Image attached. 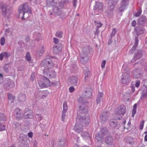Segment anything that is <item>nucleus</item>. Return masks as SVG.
I'll list each match as a JSON object with an SVG mask.
<instances>
[{
  "instance_id": "36",
  "label": "nucleus",
  "mask_w": 147,
  "mask_h": 147,
  "mask_svg": "<svg viewBox=\"0 0 147 147\" xmlns=\"http://www.w3.org/2000/svg\"><path fill=\"white\" fill-rule=\"evenodd\" d=\"M113 9H111V7L110 6L107 9H106L105 11V13L107 16H111L112 13V10Z\"/></svg>"
},
{
  "instance_id": "57",
  "label": "nucleus",
  "mask_w": 147,
  "mask_h": 147,
  "mask_svg": "<svg viewBox=\"0 0 147 147\" xmlns=\"http://www.w3.org/2000/svg\"><path fill=\"white\" fill-rule=\"evenodd\" d=\"M5 125L1 124L0 123V131H2L5 130Z\"/></svg>"
},
{
  "instance_id": "41",
  "label": "nucleus",
  "mask_w": 147,
  "mask_h": 147,
  "mask_svg": "<svg viewBox=\"0 0 147 147\" xmlns=\"http://www.w3.org/2000/svg\"><path fill=\"white\" fill-rule=\"evenodd\" d=\"M94 22L97 28H99L102 26V24L99 21H94Z\"/></svg>"
},
{
  "instance_id": "29",
  "label": "nucleus",
  "mask_w": 147,
  "mask_h": 147,
  "mask_svg": "<svg viewBox=\"0 0 147 147\" xmlns=\"http://www.w3.org/2000/svg\"><path fill=\"white\" fill-rule=\"evenodd\" d=\"M117 122L116 120L111 119L110 120L109 124L110 127L113 129H115L117 126Z\"/></svg>"
},
{
  "instance_id": "43",
  "label": "nucleus",
  "mask_w": 147,
  "mask_h": 147,
  "mask_svg": "<svg viewBox=\"0 0 147 147\" xmlns=\"http://www.w3.org/2000/svg\"><path fill=\"white\" fill-rule=\"evenodd\" d=\"M67 106L66 101L64 102L63 105V111L67 112Z\"/></svg>"
},
{
  "instance_id": "48",
  "label": "nucleus",
  "mask_w": 147,
  "mask_h": 147,
  "mask_svg": "<svg viewBox=\"0 0 147 147\" xmlns=\"http://www.w3.org/2000/svg\"><path fill=\"white\" fill-rule=\"evenodd\" d=\"M9 65L8 64H5L3 66V69L6 72H8V68Z\"/></svg>"
},
{
  "instance_id": "47",
  "label": "nucleus",
  "mask_w": 147,
  "mask_h": 147,
  "mask_svg": "<svg viewBox=\"0 0 147 147\" xmlns=\"http://www.w3.org/2000/svg\"><path fill=\"white\" fill-rule=\"evenodd\" d=\"M56 36L59 38H61L62 37V32L61 31L57 32L55 34Z\"/></svg>"
},
{
  "instance_id": "23",
  "label": "nucleus",
  "mask_w": 147,
  "mask_h": 147,
  "mask_svg": "<svg viewBox=\"0 0 147 147\" xmlns=\"http://www.w3.org/2000/svg\"><path fill=\"white\" fill-rule=\"evenodd\" d=\"M70 81L71 83L75 86H76L78 84L79 79L78 76H72L70 78Z\"/></svg>"
},
{
  "instance_id": "21",
  "label": "nucleus",
  "mask_w": 147,
  "mask_h": 147,
  "mask_svg": "<svg viewBox=\"0 0 147 147\" xmlns=\"http://www.w3.org/2000/svg\"><path fill=\"white\" fill-rule=\"evenodd\" d=\"M70 1L68 0H61L59 2V6L61 9L65 8L67 5L69 4Z\"/></svg>"
},
{
  "instance_id": "54",
  "label": "nucleus",
  "mask_w": 147,
  "mask_h": 147,
  "mask_svg": "<svg viewBox=\"0 0 147 147\" xmlns=\"http://www.w3.org/2000/svg\"><path fill=\"white\" fill-rule=\"evenodd\" d=\"M136 47L134 46L130 50L129 52V53L131 54L133 53H134V51L136 49Z\"/></svg>"
},
{
  "instance_id": "37",
  "label": "nucleus",
  "mask_w": 147,
  "mask_h": 147,
  "mask_svg": "<svg viewBox=\"0 0 147 147\" xmlns=\"http://www.w3.org/2000/svg\"><path fill=\"white\" fill-rule=\"evenodd\" d=\"M18 99L20 102H24L26 100V96L24 94H20L19 97Z\"/></svg>"
},
{
  "instance_id": "17",
  "label": "nucleus",
  "mask_w": 147,
  "mask_h": 147,
  "mask_svg": "<svg viewBox=\"0 0 147 147\" xmlns=\"http://www.w3.org/2000/svg\"><path fill=\"white\" fill-rule=\"evenodd\" d=\"M100 118L102 123H104L107 121L109 118V115L107 112H104L100 115Z\"/></svg>"
},
{
  "instance_id": "49",
  "label": "nucleus",
  "mask_w": 147,
  "mask_h": 147,
  "mask_svg": "<svg viewBox=\"0 0 147 147\" xmlns=\"http://www.w3.org/2000/svg\"><path fill=\"white\" fill-rule=\"evenodd\" d=\"M35 73L34 72H33L31 74L30 78V80L33 82L35 78Z\"/></svg>"
},
{
  "instance_id": "26",
  "label": "nucleus",
  "mask_w": 147,
  "mask_h": 147,
  "mask_svg": "<svg viewBox=\"0 0 147 147\" xmlns=\"http://www.w3.org/2000/svg\"><path fill=\"white\" fill-rule=\"evenodd\" d=\"M113 142V139L111 136L107 137L105 139V142L107 145L112 144Z\"/></svg>"
},
{
  "instance_id": "2",
  "label": "nucleus",
  "mask_w": 147,
  "mask_h": 147,
  "mask_svg": "<svg viewBox=\"0 0 147 147\" xmlns=\"http://www.w3.org/2000/svg\"><path fill=\"white\" fill-rule=\"evenodd\" d=\"M54 60V58L47 56L42 61L41 66L44 67L45 69L51 68L54 65V63H53Z\"/></svg>"
},
{
  "instance_id": "34",
  "label": "nucleus",
  "mask_w": 147,
  "mask_h": 147,
  "mask_svg": "<svg viewBox=\"0 0 147 147\" xmlns=\"http://www.w3.org/2000/svg\"><path fill=\"white\" fill-rule=\"evenodd\" d=\"M27 138V136L23 134L20 135L19 139V142L20 143H23L24 142L25 139Z\"/></svg>"
},
{
  "instance_id": "11",
  "label": "nucleus",
  "mask_w": 147,
  "mask_h": 147,
  "mask_svg": "<svg viewBox=\"0 0 147 147\" xmlns=\"http://www.w3.org/2000/svg\"><path fill=\"white\" fill-rule=\"evenodd\" d=\"M121 78V83L124 84H127L131 81L129 75L127 73L123 75Z\"/></svg>"
},
{
  "instance_id": "32",
  "label": "nucleus",
  "mask_w": 147,
  "mask_h": 147,
  "mask_svg": "<svg viewBox=\"0 0 147 147\" xmlns=\"http://www.w3.org/2000/svg\"><path fill=\"white\" fill-rule=\"evenodd\" d=\"M133 76L135 78H138L140 77V74L139 73V70L138 69L134 70L133 72Z\"/></svg>"
},
{
  "instance_id": "62",
  "label": "nucleus",
  "mask_w": 147,
  "mask_h": 147,
  "mask_svg": "<svg viewBox=\"0 0 147 147\" xmlns=\"http://www.w3.org/2000/svg\"><path fill=\"white\" fill-rule=\"evenodd\" d=\"M58 83V82H52L51 81V82H50V84H51V86H57V85Z\"/></svg>"
},
{
  "instance_id": "33",
  "label": "nucleus",
  "mask_w": 147,
  "mask_h": 147,
  "mask_svg": "<svg viewBox=\"0 0 147 147\" xmlns=\"http://www.w3.org/2000/svg\"><path fill=\"white\" fill-rule=\"evenodd\" d=\"M103 95V94L102 93H100L99 91H98V93L96 100V103L97 104L99 103L100 101L102 100V96Z\"/></svg>"
},
{
  "instance_id": "64",
  "label": "nucleus",
  "mask_w": 147,
  "mask_h": 147,
  "mask_svg": "<svg viewBox=\"0 0 147 147\" xmlns=\"http://www.w3.org/2000/svg\"><path fill=\"white\" fill-rule=\"evenodd\" d=\"M106 61L105 60H103L101 63V67L103 68H104L106 63Z\"/></svg>"
},
{
  "instance_id": "3",
  "label": "nucleus",
  "mask_w": 147,
  "mask_h": 147,
  "mask_svg": "<svg viewBox=\"0 0 147 147\" xmlns=\"http://www.w3.org/2000/svg\"><path fill=\"white\" fill-rule=\"evenodd\" d=\"M109 134L108 129L105 127H102L100 128V131L99 133L96 135L95 138L97 141L100 143L103 142L104 136Z\"/></svg>"
},
{
  "instance_id": "31",
  "label": "nucleus",
  "mask_w": 147,
  "mask_h": 147,
  "mask_svg": "<svg viewBox=\"0 0 147 147\" xmlns=\"http://www.w3.org/2000/svg\"><path fill=\"white\" fill-rule=\"evenodd\" d=\"M118 2L117 0H109L108 3L109 6L111 7V9H113L115 5Z\"/></svg>"
},
{
  "instance_id": "58",
  "label": "nucleus",
  "mask_w": 147,
  "mask_h": 147,
  "mask_svg": "<svg viewBox=\"0 0 147 147\" xmlns=\"http://www.w3.org/2000/svg\"><path fill=\"white\" fill-rule=\"evenodd\" d=\"M144 123V121H142L141 122L140 126V129L142 130L143 129Z\"/></svg>"
},
{
  "instance_id": "42",
  "label": "nucleus",
  "mask_w": 147,
  "mask_h": 147,
  "mask_svg": "<svg viewBox=\"0 0 147 147\" xmlns=\"http://www.w3.org/2000/svg\"><path fill=\"white\" fill-rule=\"evenodd\" d=\"M147 96V92L146 89H144L142 91V98H146Z\"/></svg>"
},
{
  "instance_id": "6",
  "label": "nucleus",
  "mask_w": 147,
  "mask_h": 147,
  "mask_svg": "<svg viewBox=\"0 0 147 147\" xmlns=\"http://www.w3.org/2000/svg\"><path fill=\"white\" fill-rule=\"evenodd\" d=\"M50 82V80L45 76H44L42 80L39 81L38 83L41 88H44L51 86Z\"/></svg>"
},
{
  "instance_id": "46",
  "label": "nucleus",
  "mask_w": 147,
  "mask_h": 147,
  "mask_svg": "<svg viewBox=\"0 0 147 147\" xmlns=\"http://www.w3.org/2000/svg\"><path fill=\"white\" fill-rule=\"evenodd\" d=\"M117 32V30L116 28H113L111 34V37H113L115 36Z\"/></svg>"
},
{
  "instance_id": "13",
  "label": "nucleus",
  "mask_w": 147,
  "mask_h": 147,
  "mask_svg": "<svg viewBox=\"0 0 147 147\" xmlns=\"http://www.w3.org/2000/svg\"><path fill=\"white\" fill-rule=\"evenodd\" d=\"M62 45L61 44L54 45L53 48V51L55 55L58 54L62 50Z\"/></svg>"
},
{
  "instance_id": "16",
  "label": "nucleus",
  "mask_w": 147,
  "mask_h": 147,
  "mask_svg": "<svg viewBox=\"0 0 147 147\" xmlns=\"http://www.w3.org/2000/svg\"><path fill=\"white\" fill-rule=\"evenodd\" d=\"M142 51L141 50H138L136 51L134 56V58L131 60V62L136 61L137 60L140 59L142 56Z\"/></svg>"
},
{
  "instance_id": "4",
  "label": "nucleus",
  "mask_w": 147,
  "mask_h": 147,
  "mask_svg": "<svg viewBox=\"0 0 147 147\" xmlns=\"http://www.w3.org/2000/svg\"><path fill=\"white\" fill-rule=\"evenodd\" d=\"M89 49L88 47H84L81 53L80 54V61L81 63L85 64L88 61V52Z\"/></svg>"
},
{
  "instance_id": "9",
  "label": "nucleus",
  "mask_w": 147,
  "mask_h": 147,
  "mask_svg": "<svg viewBox=\"0 0 147 147\" xmlns=\"http://www.w3.org/2000/svg\"><path fill=\"white\" fill-rule=\"evenodd\" d=\"M103 5L100 2L96 1L95 5L94 6L93 10L95 13H98L97 14L101 13L103 11Z\"/></svg>"
},
{
  "instance_id": "1",
  "label": "nucleus",
  "mask_w": 147,
  "mask_h": 147,
  "mask_svg": "<svg viewBox=\"0 0 147 147\" xmlns=\"http://www.w3.org/2000/svg\"><path fill=\"white\" fill-rule=\"evenodd\" d=\"M92 90L91 88L86 89L83 91L81 96L78 100L79 102L81 103H86L87 102L89 99L92 98Z\"/></svg>"
},
{
  "instance_id": "30",
  "label": "nucleus",
  "mask_w": 147,
  "mask_h": 147,
  "mask_svg": "<svg viewBox=\"0 0 147 147\" xmlns=\"http://www.w3.org/2000/svg\"><path fill=\"white\" fill-rule=\"evenodd\" d=\"M21 125V124L18 122L14 121L13 123L12 126L13 129L17 130L20 128Z\"/></svg>"
},
{
  "instance_id": "61",
  "label": "nucleus",
  "mask_w": 147,
  "mask_h": 147,
  "mask_svg": "<svg viewBox=\"0 0 147 147\" xmlns=\"http://www.w3.org/2000/svg\"><path fill=\"white\" fill-rule=\"evenodd\" d=\"M19 147H29V146L27 144H21L19 145Z\"/></svg>"
},
{
  "instance_id": "60",
  "label": "nucleus",
  "mask_w": 147,
  "mask_h": 147,
  "mask_svg": "<svg viewBox=\"0 0 147 147\" xmlns=\"http://www.w3.org/2000/svg\"><path fill=\"white\" fill-rule=\"evenodd\" d=\"M140 82L139 80H137L135 82V85L136 87H138L140 86Z\"/></svg>"
},
{
  "instance_id": "15",
  "label": "nucleus",
  "mask_w": 147,
  "mask_h": 147,
  "mask_svg": "<svg viewBox=\"0 0 147 147\" xmlns=\"http://www.w3.org/2000/svg\"><path fill=\"white\" fill-rule=\"evenodd\" d=\"M147 21L146 17L143 15H142L137 20V22L138 24L140 25H143Z\"/></svg>"
},
{
  "instance_id": "63",
  "label": "nucleus",
  "mask_w": 147,
  "mask_h": 147,
  "mask_svg": "<svg viewBox=\"0 0 147 147\" xmlns=\"http://www.w3.org/2000/svg\"><path fill=\"white\" fill-rule=\"evenodd\" d=\"M136 25V20L133 21L131 23V25L133 27H135Z\"/></svg>"
},
{
  "instance_id": "45",
  "label": "nucleus",
  "mask_w": 147,
  "mask_h": 147,
  "mask_svg": "<svg viewBox=\"0 0 147 147\" xmlns=\"http://www.w3.org/2000/svg\"><path fill=\"white\" fill-rule=\"evenodd\" d=\"M84 75L85 76V80H86L88 79V77L90 75V73L89 71H86L85 72Z\"/></svg>"
},
{
  "instance_id": "56",
  "label": "nucleus",
  "mask_w": 147,
  "mask_h": 147,
  "mask_svg": "<svg viewBox=\"0 0 147 147\" xmlns=\"http://www.w3.org/2000/svg\"><path fill=\"white\" fill-rule=\"evenodd\" d=\"M5 43V38L4 37H2L0 40V43L2 46Z\"/></svg>"
},
{
  "instance_id": "18",
  "label": "nucleus",
  "mask_w": 147,
  "mask_h": 147,
  "mask_svg": "<svg viewBox=\"0 0 147 147\" xmlns=\"http://www.w3.org/2000/svg\"><path fill=\"white\" fill-rule=\"evenodd\" d=\"M25 111L24 115L25 118L26 119H32L33 117V115L31 113V111L29 109L26 108L25 110Z\"/></svg>"
},
{
  "instance_id": "5",
  "label": "nucleus",
  "mask_w": 147,
  "mask_h": 147,
  "mask_svg": "<svg viewBox=\"0 0 147 147\" xmlns=\"http://www.w3.org/2000/svg\"><path fill=\"white\" fill-rule=\"evenodd\" d=\"M76 121L79 122V123L83 126L88 125L90 122V117L88 115H84V116L78 115L76 119Z\"/></svg>"
},
{
  "instance_id": "40",
  "label": "nucleus",
  "mask_w": 147,
  "mask_h": 147,
  "mask_svg": "<svg viewBox=\"0 0 147 147\" xmlns=\"http://www.w3.org/2000/svg\"><path fill=\"white\" fill-rule=\"evenodd\" d=\"M44 52V49L43 48V46H42L41 49L37 51V55L39 56H41Z\"/></svg>"
},
{
  "instance_id": "53",
  "label": "nucleus",
  "mask_w": 147,
  "mask_h": 147,
  "mask_svg": "<svg viewBox=\"0 0 147 147\" xmlns=\"http://www.w3.org/2000/svg\"><path fill=\"white\" fill-rule=\"evenodd\" d=\"M66 112L63 111L62 112V114L61 115V120L63 121H64L65 117V113Z\"/></svg>"
},
{
  "instance_id": "12",
  "label": "nucleus",
  "mask_w": 147,
  "mask_h": 147,
  "mask_svg": "<svg viewBox=\"0 0 147 147\" xmlns=\"http://www.w3.org/2000/svg\"><path fill=\"white\" fill-rule=\"evenodd\" d=\"M128 4V0H122L120 3L121 6L119 8V12L121 13L123 12Z\"/></svg>"
},
{
  "instance_id": "59",
  "label": "nucleus",
  "mask_w": 147,
  "mask_h": 147,
  "mask_svg": "<svg viewBox=\"0 0 147 147\" xmlns=\"http://www.w3.org/2000/svg\"><path fill=\"white\" fill-rule=\"evenodd\" d=\"M138 43V39L137 37H136L135 38V42L134 46L137 47Z\"/></svg>"
},
{
  "instance_id": "22",
  "label": "nucleus",
  "mask_w": 147,
  "mask_h": 147,
  "mask_svg": "<svg viewBox=\"0 0 147 147\" xmlns=\"http://www.w3.org/2000/svg\"><path fill=\"white\" fill-rule=\"evenodd\" d=\"M14 82L12 80L9 81L5 84L4 86V88L5 89H9L13 88L14 86Z\"/></svg>"
},
{
  "instance_id": "14",
  "label": "nucleus",
  "mask_w": 147,
  "mask_h": 147,
  "mask_svg": "<svg viewBox=\"0 0 147 147\" xmlns=\"http://www.w3.org/2000/svg\"><path fill=\"white\" fill-rule=\"evenodd\" d=\"M116 111L117 114L123 115L126 111V107L124 105H121L117 109Z\"/></svg>"
},
{
  "instance_id": "10",
  "label": "nucleus",
  "mask_w": 147,
  "mask_h": 147,
  "mask_svg": "<svg viewBox=\"0 0 147 147\" xmlns=\"http://www.w3.org/2000/svg\"><path fill=\"white\" fill-rule=\"evenodd\" d=\"M3 14L5 17L8 16L11 13L9 7L6 5H3L1 6Z\"/></svg>"
},
{
  "instance_id": "25",
  "label": "nucleus",
  "mask_w": 147,
  "mask_h": 147,
  "mask_svg": "<svg viewBox=\"0 0 147 147\" xmlns=\"http://www.w3.org/2000/svg\"><path fill=\"white\" fill-rule=\"evenodd\" d=\"M16 116V118L18 119H21L22 117V111L18 108H16L15 110Z\"/></svg>"
},
{
  "instance_id": "7",
  "label": "nucleus",
  "mask_w": 147,
  "mask_h": 147,
  "mask_svg": "<svg viewBox=\"0 0 147 147\" xmlns=\"http://www.w3.org/2000/svg\"><path fill=\"white\" fill-rule=\"evenodd\" d=\"M19 8L20 14H22L23 16L24 15L25 13H30L31 12V11L29 10L28 5L27 3L20 5Z\"/></svg>"
},
{
  "instance_id": "28",
  "label": "nucleus",
  "mask_w": 147,
  "mask_h": 147,
  "mask_svg": "<svg viewBox=\"0 0 147 147\" xmlns=\"http://www.w3.org/2000/svg\"><path fill=\"white\" fill-rule=\"evenodd\" d=\"M57 0H47V4L48 6L53 7L57 4Z\"/></svg>"
},
{
  "instance_id": "19",
  "label": "nucleus",
  "mask_w": 147,
  "mask_h": 147,
  "mask_svg": "<svg viewBox=\"0 0 147 147\" xmlns=\"http://www.w3.org/2000/svg\"><path fill=\"white\" fill-rule=\"evenodd\" d=\"M82 125L79 123V122H76L74 127L75 131L78 133L82 132Z\"/></svg>"
},
{
  "instance_id": "44",
  "label": "nucleus",
  "mask_w": 147,
  "mask_h": 147,
  "mask_svg": "<svg viewBox=\"0 0 147 147\" xmlns=\"http://www.w3.org/2000/svg\"><path fill=\"white\" fill-rule=\"evenodd\" d=\"M6 119V117L3 114H0V121H5Z\"/></svg>"
},
{
  "instance_id": "52",
  "label": "nucleus",
  "mask_w": 147,
  "mask_h": 147,
  "mask_svg": "<svg viewBox=\"0 0 147 147\" xmlns=\"http://www.w3.org/2000/svg\"><path fill=\"white\" fill-rule=\"evenodd\" d=\"M4 57L5 58H7L10 56V54L9 53H8L7 52H3Z\"/></svg>"
},
{
  "instance_id": "39",
  "label": "nucleus",
  "mask_w": 147,
  "mask_h": 147,
  "mask_svg": "<svg viewBox=\"0 0 147 147\" xmlns=\"http://www.w3.org/2000/svg\"><path fill=\"white\" fill-rule=\"evenodd\" d=\"M59 147H64L65 146V140L64 139H61L59 142L58 144Z\"/></svg>"
},
{
  "instance_id": "51",
  "label": "nucleus",
  "mask_w": 147,
  "mask_h": 147,
  "mask_svg": "<svg viewBox=\"0 0 147 147\" xmlns=\"http://www.w3.org/2000/svg\"><path fill=\"white\" fill-rule=\"evenodd\" d=\"M8 99L9 100H11L12 101L11 102H12L13 101V97L12 95L10 93H8L7 94Z\"/></svg>"
},
{
  "instance_id": "27",
  "label": "nucleus",
  "mask_w": 147,
  "mask_h": 147,
  "mask_svg": "<svg viewBox=\"0 0 147 147\" xmlns=\"http://www.w3.org/2000/svg\"><path fill=\"white\" fill-rule=\"evenodd\" d=\"M134 30L136 32L137 35L138 36L143 33L144 29L142 28L138 27L135 28Z\"/></svg>"
},
{
  "instance_id": "20",
  "label": "nucleus",
  "mask_w": 147,
  "mask_h": 147,
  "mask_svg": "<svg viewBox=\"0 0 147 147\" xmlns=\"http://www.w3.org/2000/svg\"><path fill=\"white\" fill-rule=\"evenodd\" d=\"M53 13L59 16H64V13H63L61 10L57 6L54 7L53 9Z\"/></svg>"
},
{
  "instance_id": "8",
  "label": "nucleus",
  "mask_w": 147,
  "mask_h": 147,
  "mask_svg": "<svg viewBox=\"0 0 147 147\" xmlns=\"http://www.w3.org/2000/svg\"><path fill=\"white\" fill-rule=\"evenodd\" d=\"M43 74L49 78L55 77L56 75V72L51 68L44 69H43Z\"/></svg>"
},
{
  "instance_id": "24",
  "label": "nucleus",
  "mask_w": 147,
  "mask_h": 147,
  "mask_svg": "<svg viewBox=\"0 0 147 147\" xmlns=\"http://www.w3.org/2000/svg\"><path fill=\"white\" fill-rule=\"evenodd\" d=\"M88 112L87 109H86V106L85 105H82L79 107V109L78 113L79 114L82 113H86Z\"/></svg>"
},
{
  "instance_id": "38",
  "label": "nucleus",
  "mask_w": 147,
  "mask_h": 147,
  "mask_svg": "<svg viewBox=\"0 0 147 147\" xmlns=\"http://www.w3.org/2000/svg\"><path fill=\"white\" fill-rule=\"evenodd\" d=\"M81 136L83 138L85 139H88L90 137L89 134L85 131L82 133Z\"/></svg>"
},
{
  "instance_id": "55",
  "label": "nucleus",
  "mask_w": 147,
  "mask_h": 147,
  "mask_svg": "<svg viewBox=\"0 0 147 147\" xmlns=\"http://www.w3.org/2000/svg\"><path fill=\"white\" fill-rule=\"evenodd\" d=\"M142 13V10L141 8H140L137 11V12L136 13L135 15L136 17H138Z\"/></svg>"
},
{
  "instance_id": "35",
  "label": "nucleus",
  "mask_w": 147,
  "mask_h": 147,
  "mask_svg": "<svg viewBox=\"0 0 147 147\" xmlns=\"http://www.w3.org/2000/svg\"><path fill=\"white\" fill-rule=\"evenodd\" d=\"M33 37L35 40L38 41L41 38V34L39 32H35L33 34Z\"/></svg>"
},
{
  "instance_id": "50",
  "label": "nucleus",
  "mask_w": 147,
  "mask_h": 147,
  "mask_svg": "<svg viewBox=\"0 0 147 147\" xmlns=\"http://www.w3.org/2000/svg\"><path fill=\"white\" fill-rule=\"evenodd\" d=\"M26 58L28 61H31V57L30 56V54L29 53L27 52L26 53Z\"/></svg>"
}]
</instances>
